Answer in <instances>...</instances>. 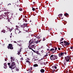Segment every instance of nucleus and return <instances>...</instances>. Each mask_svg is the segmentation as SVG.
I'll return each mask as SVG.
<instances>
[{
	"label": "nucleus",
	"instance_id": "nucleus-50",
	"mask_svg": "<svg viewBox=\"0 0 73 73\" xmlns=\"http://www.w3.org/2000/svg\"><path fill=\"white\" fill-rule=\"evenodd\" d=\"M52 73H54V71H53V70H52Z\"/></svg>",
	"mask_w": 73,
	"mask_h": 73
},
{
	"label": "nucleus",
	"instance_id": "nucleus-8",
	"mask_svg": "<svg viewBox=\"0 0 73 73\" xmlns=\"http://www.w3.org/2000/svg\"><path fill=\"white\" fill-rule=\"evenodd\" d=\"M4 69H7V64L6 63H5L4 64Z\"/></svg>",
	"mask_w": 73,
	"mask_h": 73
},
{
	"label": "nucleus",
	"instance_id": "nucleus-56",
	"mask_svg": "<svg viewBox=\"0 0 73 73\" xmlns=\"http://www.w3.org/2000/svg\"><path fill=\"white\" fill-rule=\"evenodd\" d=\"M56 65V66H58V65Z\"/></svg>",
	"mask_w": 73,
	"mask_h": 73
},
{
	"label": "nucleus",
	"instance_id": "nucleus-61",
	"mask_svg": "<svg viewBox=\"0 0 73 73\" xmlns=\"http://www.w3.org/2000/svg\"><path fill=\"white\" fill-rule=\"evenodd\" d=\"M6 27L7 28H8V27H7V26Z\"/></svg>",
	"mask_w": 73,
	"mask_h": 73
},
{
	"label": "nucleus",
	"instance_id": "nucleus-39",
	"mask_svg": "<svg viewBox=\"0 0 73 73\" xmlns=\"http://www.w3.org/2000/svg\"><path fill=\"white\" fill-rule=\"evenodd\" d=\"M64 42H62L60 43V44H64Z\"/></svg>",
	"mask_w": 73,
	"mask_h": 73
},
{
	"label": "nucleus",
	"instance_id": "nucleus-15",
	"mask_svg": "<svg viewBox=\"0 0 73 73\" xmlns=\"http://www.w3.org/2000/svg\"><path fill=\"white\" fill-rule=\"evenodd\" d=\"M40 71L41 73H44L45 72V70L43 69H41Z\"/></svg>",
	"mask_w": 73,
	"mask_h": 73
},
{
	"label": "nucleus",
	"instance_id": "nucleus-51",
	"mask_svg": "<svg viewBox=\"0 0 73 73\" xmlns=\"http://www.w3.org/2000/svg\"><path fill=\"white\" fill-rule=\"evenodd\" d=\"M14 42L15 43H16V41H14Z\"/></svg>",
	"mask_w": 73,
	"mask_h": 73
},
{
	"label": "nucleus",
	"instance_id": "nucleus-52",
	"mask_svg": "<svg viewBox=\"0 0 73 73\" xmlns=\"http://www.w3.org/2000/svg\"><path fill=\"white\" fill-rule=\"evenodd\" d=\"M5 61H7V60L5 59Z\"/></svg>",
	"mask_w": 73,
	"mask_h": 73
},
{
	"label": "nucleus",
	"instance_id": "nucleus-57",
	"mask_svg": "<svg viewBox=\"0 0 73 73\" xmlns=\"http://www.w3.org/2000/svg\"><path fill=\"white\" fill-rule=\"evenodd\" d=\"M36 9H38V8H36Z\"/></svg>",
	"mask_w": 73,
	"mask_h": 73
},
{
	"label": "nucleus",
	"instance_id": "nucleus-47",
	"mask_svg": "<svg viewBox=\"0 0 73 73\" xmlns=\"http://www.w3.org/2000/svg\"><path fill=\"white\" fill-rule=\"evenodd\" d=\"M40 41H41V40H39V41H38V42H40Z\"/></svg>",
	"mask_w": 73,
	"mask_h": 73
},
{
	"label": "nucleus",
	"instance_id": "nucleus-13",
	"mask_svg": "<svg viewBox=\"0 0 73 73\" xmlns=\"http://www.w3.org/2000/svg\"><path fill=\"white\" fill-rule=\"evenodd\" d=\"M35 53H36L37 54L39 55V56H41V54H40V53H39L38 51H37Z\"/></svg>",
	"mask_w": 73,
	"mask_h": 73
},
{
	"label": "nucleus",
	"instance_id": "nucleus-59",
	"mask_svg": "<svg viewBox=\"0 0 73 73\" xmlns=\"http://www.w3.org/2000/svg\"><path fill=\"white\" fill-rule=\"evenodd\" d=\"M29 72H31V71H30V70Z\"/></svg>",
	"mask_w": 73,
	"mask_h": 73
},
{
	"label": "nucleus",
	"instance_id": "nucleus-43",
	"mask_svg": "<svg viewBox=\"0 0 73 73\" xmlns=\"http://www.w3.org/2000/svg\"><path fill=\"white\" fill-rule=\"evenodd\" d=\"M47 50H50L49 49V48H48V49H47Z\"/></svg>",
	"mask_w": 73,
	"mask_h": 73
},
{
	"label": "nucleus",
	"instance_id": "nucleus-35",
	"mask_svg": "<svg viewBox=\"0 0 73 73\" xmlns=\"http://www.w3.org/2000/svg\"><path fill=\"white\" fill-rule=\"evenodd\" d=\"M19 10L20 11H22L23 9H22V8H20L19 9Z\"/></svg>",
	"mask_w": 73,
	"mask_h": 73
},
{
	"label": "nucleus",
	"instance_id": "nucleus-28",
	"mask_svg": "<svg viewBox=\"0 0 73 73\" xmlns=\"http://www.w3.org/2000/svg\"><path fill=\"white\" fill-rule=\"evenodd\" d=\"M29 62V64H30V63H31V62H29V61H28V60H27V61L26 62Z\"/></svg>",
	"mask_w": 73,
	"mask_h": 73
},
{
	"label": "nucleus",
	"instance_id": "nucleus-12",
	"mask_svg": "<svg viewBox=\"0 0 73 73\" xmlns=\"http://www.w3.org/2000/svg\"><path fill=\"white\" fill-rule=\"evenodd\" d=\"M25 23L24 24H23V25H21V28H25Z\"/></svg>",
	"mask_w": 73,
	"mask_h": 73
},
{
	"label": "nucleus",
	"instance_id": "nucleus-34",
	"mask_svg": "<svg viewBox=\"0 0 73 73\" xmlns=\"http://www.w3.org/2000/svg\"><path fill=\"white\" fill-rule=\"evenodd\" d=\"M52 30V29H48V32H49L50 31V30L51 31Z\"/></svg>",
	"mask_w": 73,
	"mask_h": 73
},
{
	"label": "nucleus",
	"instance_id": "nucleus-31",
	"mask_svg": "<svg viewBox=\"0 0 73 73\" xmlns=\"http://www.w3.org/2000/svg\"><path fill=\"white\" fill-rule=\"evenodd\" d=\"M64 40V38H61V40H60V41H62V40Z\"/></svg>",
	"mask_w": 73,
	"mask_h": 73
},
{
	"label": "nucleus",
	"instance_id": "nucleus-3",
	"mask_svg": "<svg viewBox=\"0 0 73 73\" xmlns=\"http://www.w3.org/2000/svg\"><path fill=\"white\" fill-rule=\"evenodd\" d=\"M33 42H31L30 44L29 45L28 47L30 49H33L32 48H35V45H33Z\"/></svg>",
	"mask_w": 73,
	"mask_h": 73
},
{
	"label": "nucleus",
	"instance_id": "nucleus-48",
	"mask_svg": "<svg viewBox=\"0 0 73 73\" xmlns=\"http://www.w3.org/2000/svg\"><path fill=\"white\" fill-rule=\"evenodd\" d=\"M21 33V32L20 31H19V33Z\"/></svg>",
	"mask_w": 73,
	"mask_h": 73
},
{
	"label": "nucleus",
	"instance_id": "nucleus-41",
	"mask_svg": "<svg viewBox=\"0 0 73 73\" xmlns=\"http://www.w3.org/2000/svg\"><path fill=\"white\" fill-rule=\"evenodd\" d=\"M58 50H61V48H58Z\"/></svg>",
	"mask_w": 73,
	"mask_h": 73
},
{
	"label": "nucleus",
	"instance_id": "nucleus-26",
	"mask_svg": "<svg viewBox=\"0 0 73 73\" xmlns=\"http://www.w3.org/2000/svg\"><path fill=\"white\" fill-rule=\"evenodd\" d=\"M12 30H13L12 29V28H11V29H9V31H10V32H11V31H12Z\"/></svg>",
	"mask_w": 73,
	"mask_h": 73
},
{
	"label": "nucleus",
	"instance_id": "nucleus-37",
	"mask_svg": "<svg viewBox=\"0 0 73 73\" xmlns=\"http://www.w3.org/2000/svg\"><path fill=\"white\" fill-rule=\"evenodd\" d=\"M45 38H43V39L42 40V41H45Z\"/></svg>",
	"mask_w": 73,
	"mask_h": 73
},
{
	"label": "nucleus",
	"instance_id": "nucleus-2",
	"mask_svg": "<svg viewBox=\"0 0 73 73\" xmlns=\"http://www.w3.org/2000/svg\"><path fill=\"white\" fill-rule=\"evenodd\" d=\"M70 58V57L69 56H67L65 57V60H64V63L65 65H66V64H67V62H69Z\"/></svg>",
	"mask_w": 73,
	"mask_h": 73
},
{
	"label": "nucleus",
	"instance_id": "nucleus-24",
	"mask_svg": "<svg viewBox=\"0 0 73 73\" xmlns=\"http://www.w3.org/2000/svg\"><path fill=\"white\" fill-rule=\"evenodd\" d=\"M62 14H59V15H58V16H62Z\"/></svg>",
	"mask_w": 73,
	"mask_h": 73
},
{
	"label": "nucleus",
	"instance_id": "nucleus-32",
	"mask_svg": "<svg viewBox=\"0 0 73 73\" xmlns=\"http://www.w3.org/2000/svg\"><path fill=\"white\" fill-rule=\"evenodd\" d=\"M33 60L34 61H36V60H37V59H35V58H33Z\"/></svg>",
	"mask_w": 73,
	"mask_h": 73
},
{
	"label": "nucleus",
	"instance_id": "nucleus-29",
	"mask_svg": "<svg viewBox=\"0 0 73 73\" xmlns=\"http://www.w3.org/2000/svg\"><path fill=\"white\" fill-rule=\"evenodd\" d=\"M16 71H18V72H19V69L17 68H16Z\"/></svg>",
	"mask_w": 73,
	"mask_h": 73
},
{
	"label": "nucleus",
	"instance_id": "nucleus-18",
	"mask_svg": "<svg viewBox=\"0 0 73 73\" xmlns=\"http://www.w3.org/2000/svg\"><path fill=\"white\" fill-rule=\"evenodd\" d=\"M16 28H17L16 29V30H18V29H18V28H19V27L18 26H17V25H16Z\"/></svg>",
	"mask_w": 73,
	"mask_h": 73
},
{
	"label": "nucleus",
	"instance_id": "nucleus-30",
	"mask_svg": "<svg viewBox=\"0 0 73 73\" xmlns=\"http://www.w3.org/2000/svg\"><path fill=\"white\" fill-rule=\"evenodd\" d=\"M52 52L53 53H54V52H56V51L54 50L53 51H52Z\"/></svg>",
	"mask_w": 73,
	"mask_h": 73
},
{
	"label": "nucleus",
	"instance_id": "nucleus-38",
	"mask_svg": "<svg viewBox=\"0 0 73 73\" xmlns=\"http://www.w3.org/2000/svg\"><path fill=\"white\" fill-rule=\"evenodd\" d=\"M70 49H73V46H72V47H70Z\"/></svg>",
	"mask_w": 73,
	"mask_h": 73
},
{
	"label": "nucleus",
	"instance_id": "nucleus-25",
	"mask_svg": "<svg viewBox=\"0 0 73 73\" xmlns=\"http://www.w3.org/2000/svg\"><path fill=\"white\" fill-rule=\"evenodd\" d=\"M15 68H16V66H14L13 68H11L12 69H12H15Z\"/></svg>",
	"mask_w": 73,
	"mask_h": 73
},
{
	"label": "nucleus",
	"instance_id": "nucleus-58",
	"mask_svg": "<svg viewBox=\"0 0 73 73\" xmlns=\"http://www.w3.org/2000/svg\"><path fill=\"white\" fill-rule=\"evenodd\" d=\"M9 5V4H8V5Z\"/></svg>",
	"mask_w": 73,
	"mask_h": 73
},
{
	"label": "nucleus",
	"instance_id": "nucleus-45",
	"mask_svg": "<svg viewBox=\"0 0 73 73\" xmlns=\"http://www.w3.org/2000/svg\"><path fill=\"white\" fill-rule=\"evenodd\" d=\"M36 36H37V35H36L35 36V37H36Z\"/></svg>",
	"mask_w": 73,
	"mask_h": 73
},
{
	"label": "nucleus",
	"instance_id": "nucleus-11",
	"mask_svg": "<svg viewBox=\"0 0 73 73\" xmlns=\"http://www.w3.org/2000/svg\"><path fill=\"white\" fill-rule=\"evenodd\" d=\"M11 62H13V61H15V58L13 57H11Z\"/></svg>",
	"mask_w": 73,
	"mask_h": 73
},
{
	"label": "nucleus",
	"instance_id": "nucleus-23",
	"mask_svg": "<svg viewBox=\"0 0 73 73\" xmlns=\"http://www.w3.org/2000/svg\"><path fill=\"white\" fill-rule=\"evenodd\" d=\"M53 50H54V49H53V48H52L50 50V51H52Z\"/></svg>",
	"mask_w": 73,
	"mask_h": 73
},
{
	"label": "nucleus",
	"instance_id": "nucleus-10",
	"mask_svg": "<svg viewBox=\"0 0 73 73\" xmlns=\"http://www.w3.org/2000/svg\"><path fill=\"white\" fill-rule=\"evenodd\" d=\"M21 48L18 51V53L17 54L18 55H20V52H21Z\"/></svg>",
	"mask_w": 73,
	"mask_h": 73
},
{
	"label": "nucleus",
	"instance_id": "nucleus-5",
	"mask_svg": "<svg viewBox=\"0 0 73 73\" xmlns=\"http://www.w3.org/2000/svg\"><path fill=\"white\" fill-rule=\"evenodd\" d=\"M64 52H61L60 53H59L58 54L59 56V57H62L63 56V55H64Z\"/></svg>",
	"mask_w": 73,
	"mask_h": 73
},
{
	"label": "nucleus",
	"instance_id": "nucleus-7",
	"mask_svg": "<svg viewBox=\"0 0 73 73\" xmlns=\"http://www.w3.org/2000/svg\"><path fill=\"white\" fill-rule=\"evenodd\" d=\"M70 43H68V42H66V43H64V45L65 46H66V47H67L66 46H68V45H69Z\"/></svg>",
	"mask_w": 73,
	"mask_h": 73
},
{
	"label": "nucleus",
	"instance_id": "nucleus-1",
	"mask_svg": "<svg viewBox=\"0 0 73 73\" xmlns=\"http://www.w3.org/2000/svg\"><path fill=\"white\" fill-rule=\"evenodd\" d=\"M7 65H9V68L11 69H12L13 66H16V64L14 62H12L11 64L10 63H8Z\"/></svg>",
	"mask_w": 73,
	"mask_h": 73
},
{
	"label": "nucleus",
	"instance_id": "nucleus-27",
	"mask_svg": "<svg viewBox=\"0 0 73 73\" xmlns=\"http://www.w3.org/2000/svg\"><path fill=\"white\" fill-rule=\"evenodd\" d=\"M32 10H33V11H35V9H36L35 8H33V7H32Z\"/></svg>",
	"mask_w": 73,
	"mask_h": 73
},
{
	"label": "nucleus",
	"instance_id": "nucleus-6",
	"mask_svg": "<svg viewBox=\"0 0 73 73\" xmlns=\"http://www.w3.org/2000/svg\"><path fill=\"white\" fill-rule=\"evenodd\" d=\"M58 58L57 56L56 55H54V58H53V60H57Z\"/></svg>",
	"mask_w": 73,
	"mask_h": 73
},
{
	"label": "nucleus",
	"instance_id": "nucleus-14",
	"mask_svg": "<svg viewBox=\"0 0 73 73\" xmlns=\"http://www.w3.org/2000/svg\"><path fill=\"white\" fill-rule=\"evenodd\" d=\"M64 16H65L68 17V16H69V14L68 13H64Z\"/></svg>",
	"mask_w": 73,
	"mask_h": 73
},
{
	"label": "nucleus",
	"instance_id": "nucleus-49",
	"mask_svg": "<svg viewBox=\"0 0 73 73\" xmlns=\"http://www.w3.org/2000/svg\"><path fill=\"white\" fill-rule=\"evenodd\" d=\"M18 46H21V44H18Z\"/></svg>",
	"mask_w": 73,
	"mask_h": 73
},
{
	"label": "nucleus",
	"instance_id": "nucleus-54",
	"mask_svg": "<svg viewBox=\"0 0 73 73\" xmlns=\"http://www.w3.org/2000/svg\"><path fill=\"white\" fill-rule=\"evenodd\" d=\"M53 70V71H54H54H55L56 70H54V69L53 70Z\"/></svg>",
	"mask_w": 73,
	"mask_h": 73
},
{
	"label": "nucleus",
	"instance_id": "nucleus-42",
	"mask_svg": "<svg viewBox=\"0 0 73 73\" xmlns=\"http://www.w3.org/2000/svg\"><path fill=\"white\" fill-rule=\"evenodd\" d=\"M32 67H31V68H30V70H32Z\"/></svg>",
	"mask_w": 73,
	"mask_h": 73
},
{
	"label": "nucleus",
	"instance_id": "nucleus-16",
	"mask_svg": "<svg viewBox=\"0 0 73 73\" xmlns=\"http://www.w3.org/2000/svg\"><path fill=\"white\" fill-rule=\"evenodd\" d=\"M52 69H54V68H55L56 69H57V66H53L52 67Z\"/></svg>",
	"mask_w": 73,
	"mask_h": 73
},
{
	"label": "nucleus",
	"instance_id": "nucleus-19",
	"mask_svg": "<svg viewBox=\"0 0 73 73\" xmlns=\"http://www.w3.org/2000/svg\"><path fill=\"white\" fill-rule=\"evenodd\" d=\"M1 32H3L4 33H5V32H6V31H5V30H3Z\"/></svg>",
	"mask_w": 73,
	"mask_h": 73
},
{
	"label": "nucleus",
	"instance_id": "nucleus-46",
	"mask_svg": "<svg viewBox=\"0 0 73 73\" xmlns=\"http://www.w3.org/2000/svg\"><path fill=\"white\" fill-rule=\"evenodd\" d=\"M64 42L65 43V44H66V41H64Z\"/></svg>",
	"mask_w": 73,
	"mask_h": 73
},
{
	"label": "nucleus",
	"instance_id": "nucleus-55",
	"mask_svg": "<svg viewBox=\"0 0 73 73\" xmlns=\"http://www.w3.org/2000/svg\"><path fill=\"white\" fill-rule=\"evenodd\" d=\"M10 38H11V37H12V35H11L10 36Z\"/></svg>",
	"mask_w": 73,
	"mask_h": 73
},
{
	"label": "nucleus",
	"instance_id": "nucleus-44",
	"mask_svg": "<svg viewBox=\"0 0 73 73\" xmlns=\"http://www.w3.org/2000/svg\"><path fill=\"white\" fill-rule=\"evenodd\" d=\"M58 69L57 70H56V72H57V71H58Z\"/></svg>",
	"mask_w": 73,
	"mask_h": 73
},
{
	"label": "nucleus",
	"instance_id": "nucleus-33",
	"mask_svg": "<svg viewBox=\"0 0 73 73\" xmlns=\"http://www.w3.org/2000/svg\"><path fill=\"white\" fill-rule=\"evenodd\" d=\"M34 42H35V43H36V44H38V41L37 40V41H35Z\"/></svg>",
	"mask_w": 73,
	"mask_h": 73
},
{
	"label": "nucleus",
	"instance_id": "nucleus-4",
	"mask_svg": "<svg viewBox=\"0 0 73 73\" xmlns=\"http://www.w3.org/2000/svg\"><path fill=\"white\" fill-rule=\"evenodd\" d=\"M8 49H13V46H12V44H9V46L8 47Z\"/></svg>",
	"mask_w": 73,
	"mask_h": 73
},
{
	"label": "nucleus",
	"instance_id": "nucleus-53",
	"mask_svg": "<svg viewBox=\"0 0 73 73\" xmlns=\"http://www.w3.org/2000/svg\"><path fill=\"white\" fill-rule=\"evenodd\" d=\"M51 45H52V44L51 43L50 44V46H51Z\"/></svg>",
	"mask_w": 73,
	"mask_h": 73
},
{
	"label": "nucleus",
	"instance_id": "nucleus-64",
	"mask_svg": "<svg viewBox=\"0 0 73 73\" xmlns=\"http://www.w3.org/2000/svg\"><path fill=\"white\" fill-rule=\"evenodd\" d=\"M62 45H63V44H62Z\"/></svg>",
	"mask_w": 73,
	"mask_h": 73
},
{
	"label": "nucleus",
	"instance_id": "nucleus-21",
	"mask_svg": "<svg viewBox=\"0 0 73 73\" xmlns=\"http://www.w3.org/2000/svg\"><path fill=\"white\" fill-rule=\"evenodd\" d=\"M23 20L25 21L26 23L27 22V19H23Z\"/></svg>",
	"mask_w": 73,
	"mask_h": 73
},
{
	"label": "nucleus",
	"instance_id": "nucleus-40",
	"mask_svg": "<svg viewBox=\"0 0 73 73\" xmlns=\"http://www.w3.org/2000/svg\"><path fill=\"white\" fill-rule=\"evenodd\" d=\"M57 47H55V51H56V50H57Z\"/></svg>",
	"mask_w": 73,
	"mask_h": 73
},
{
	"label": "nucleus",
	"instance_id": "nucleus-20",
	"mask_svg": "<svg viewBox=\"0 0 73 73\" xmlns=\"http://www.w3.org/2000/svg\"><path fill=\"white\" fill-rule=\"evenodd\" d=\"M40 37L38 36H36V38H38V39H39Z\"/></svg>",
	"mask_w": 73,
	"mask_h": 73
},
{
	"label": "nucleus",
	"instance_id": "nucleus-36",
	"mask_svg": "<svg viewBox=\"0 0 73 73\" xmlns=\"http://www.w3.org/2000/svg\"><path fill=\"white\" fill-rule=\"evenodd\" d=\"M32 50H33V52H34V53H36V51H35L34 50H33V49H32Z\"/></svg>",
	"mask_w": 73,
	"mask_h": 73
},
{
	"label": "nucleus",
	"instance_id": "nucleus-17",
	"mask_svg": "<svg viewBox=\"0 0 73 73\" xmlns=\"http://www.w3.org/2000/svg\"><path fill=\"white\" fill-rule=\"evenodd\" d=\"M38 64H35L33 65V66L34 67H37V66H38Z\"/></svg>",
	"mask_w": 73,
	"mask_h": 73
},
{
	"label": "nucleus",
	"instance_id": "nucleus-9",
	"mask_svg": "<svg viewBox=\"0 0 73 73\" xmlns=\"http://www.w3.org/2000/svg\"><path fill=\"white\" fill-rule=\"evenodd\" d=\"M54 55H52L50 57V58L51 60H53V58L54 57Z\"/></svg>",
	"mask_w": 73,
	"mask_h": 73
},
{
	"label": "nucleus",
	"instance_id": "nucleus-22",
	"mask_svg": "<svg viewBox=\"0 0 73 73\" xmlns=\"http://www.w3.org/2000/svg\"><path fill=\"white\" fill-rule=\"evenodd\" d=\"M48 56V55L47 54H46V55H45L44 56V57L45 58V57H46V56Z\"/></svg>",
	"mask_w": 73,
	"mask_h": 73
},
{
	"label": "nucleus",
	"instance_id": "nucleus-63",
	"mask_svg": "<svg viewBox=\"0 0 73 73\" xmlns=\"http://www.w3.org/2000/svg\"><path fill=\"white\" fill-rule=\"evenodd\" d=\"M1 12V11H0V12Z\"/></svg>",
	"mask_w": 73,
	"mask_h": 73
},
{
	"label": "nucleus",
	"instance_id": "nucleus-60",
	"mask_svg": "<svg viewBox=\"0 0 73 73\" xmlns=\"http://www.w3.org/2000/svg\"><path fill=\"white\" fill-rule=\"evenodd\" d=\"M48 48H50V47L48 46Z\"/></svg>",
	"mask_w": 73,
	"mask_h": 73
},
{
	"label": "nucleus",
	"instance_id": "nucleus-62",
	"mask_svg": "<svg viewBox=\"0 0 73 73\" xmlns=\"http://www.w3.org/2000/svg\"><path fill=\"white\" fill-rule=\"evenodd\" d=\"M10 5H11V3H9Z\"/></svg>",
	"mask_w": 73,
	"mask_h": 73
}]
</instances>
